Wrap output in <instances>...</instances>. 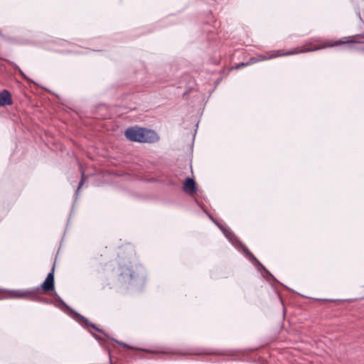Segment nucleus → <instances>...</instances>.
Returning a JSON list of instances; mask_svg holds the SVG:
<instances>
[{
  "instance_id": "2",
  "label": "nucleus",
  "mask_w": 364,
  "mask_h": 364,
  "mask_svg": "<svg viewBox=\"0 0 364 364\" xmlns=\"http://www.w3.org/2000/svg\"><path fill=\"white\" fill-rule=\"evenodd\" d=\"M39 288L28 290H4L0 291V299H28L36 301H43L38 296Z\"/></svg>"
},
{
  "instance_id": "3",
  "label": "nucleus",
  "mask_w": 364,
  "mask_h": 364,
  "mask_svg": "<svg viewBox=\"0 0 364 364\" xmlns=\"http://www.w3.org/2000/svg\"><path fill=\"white\" fill-rule=\"evenodd\" d=\"M120 270L119 277L124 283L130 284L139 277V274L133 269L130 262H124L123 265H121Z\"/></svg>"
},
{
  "instance_id": "10",
  "label": "nucleus",
  "mask_w": 364,
  "mask_h": 364,
  "mask_svg": "<svg viewBox=\"0 0 364 364\" xmlns=\"http://www.w3.org/2000/svg\"><path fill=\"white\" fill-rule=\"evenodd\" d=\"M244 252H245V255L250 257V259H251L252 261L258 262L257 259H256V257L252 254V252L247 247H245L244 249Z\"/></svg>"
},
{
  "instance_id": "6",
  "label": "nucleus",
  "mask_w": 364,
  "mask_h": 364,
  "mask_svg": "<svg viewBox=\"0 0 364 364\" xmlns=\"http://www.w3.org/2000/svg\"><path fill=\"white\" fill-rule=\"evenodd\" d=\"M141 128H139V127L128 128L125 131V136L129 140H130L132 141L141 142Z\"/></svg>"
},
{
  "instance_id": "13",
  "label": "nucleus",
  "mask_w": 364,
  "mask_h": 364,
  "mask_svg": "<svg viewBox=\"0 0 364 364\" xmlns=\"http://www.w3.org/2000/svg\"><path fill=\"white\" fill-rule=\"evenodd\" d=\"M248 65H246V63H240V64H237L236 66H235V68L236 69H239V68H241L242 67H245V66H247Z\"/></svg>"
},
{
  "instance_id": "7",
  "label": "nucleus",
  "mask_w": 364,
  "mask_h": 364,
  "mask_svg": "<svg viewBox=\"0 0 364 364\" xmlns=\"http://www.w3.org/2000/svg\"><path fill=\"white\" fill-rule=\"evenodd\" d=\"M54 270L55 267L53 266L51 272L47 275L46 280L41 286V289L45 291H50L54 289Z\"/></svg>"
},
{
  "instance_id": "8",
  "label": "nucleus",
  "mask_w": 364,
  "mask_h": 364,
  "mask_svg": "<svg viewBox=\"0 0 364 364\" xmlns=\"http://www.w3.org/2000/svg\"><path fill=\"white\" fill-rule=\"evenodd\" d=\"M13 103L11 94L9 90H3L0 92V107L10 106Z\"/></svg>"
},
{
  "instance_id": "14",
  "label": "nucleus",
  "mask_w": 364,
  "mask_h": 364,
  "mask_svg": "<svg viewBox=\"0 0 364 364\" xmlns=\"http://www.w3.org/2000/svg\"><path fill=\"white\" fill-rule=\"evenodd\" d=\"M83 183H84V178L82 177L81 181H80V184H79V186H78V189H80L81 188V186H82Z\"/></svg>"
},
{
  "instance_id": "4",
  "label": "nucleus",
  "mask_w": 364,
  "mask_h": 364,
  "mask_svg": "<svg viewBox=\"0 0 364 364\" xmlns=\"http://www.w3.org/2000/svg\"><path fill=\"white\" fill-rule=\"evenodd\" d=\"M141 143H155L159 140L157 133L153 130L141 128Z\"/></svg>"
},
{
  "instance_id": "1",
  "label": "nucleus",
  "mask_w": 364,
  "mask_h": 364,
  "mask_svg": "<svg viewBox=\"0 0 364 364\" xmlns=\"http://www.w3.org/2000/svg\"><path fill=\"white\" fill-rule=\"evenodd\" d=\"M354 41L350 39V37H344L338 41H324L318 38H311L307 41L303 48H296L288 52H283L282 50H271L264 54H259L255 57L250 58L246 65H252L258 62L273 59L277 57L296 55L303 53L313 52L329 47L338 46L343 44L352 43Z\"/></svg>"
},
{
  "instance_id": "12",
  "label": "nucleus",
  "mask_w": 364,
  "mask_h": 364,
  "mask_svg": "<svg viewBox=\"0 0 364 364\" xmlns=\"http://www.w3.org/2000/svg\"><path fill=\"white\" fill-rule=\"evenodd\" d=\"M117 343L119 346H122V347H124V348H128V349H135L134 348H133V347H132V346H129L128 344H126V343H124L119 342V341H117Z\"/></svg>"
},
{
  "instance_id": "9",
  "label": "nucleus",
  "mask_w": 364,
  "mask_h": 364,
  "mask_svg": "<svg viewBox=\"0 0 364 364\" xmlns=\"http://www.w3.org/2000/svg\"><path fill=\"white\" fill-rule=\"evenodd\" d=\"M183 191L190 194H193L196 191V183L193 179L188 178L183 183Z\"/></svg>"
},
{
  "instance_id": "5",
  "label": "nucleus",
  "mask_w": 364,
  "mask_h": 364,
  "mask_svg": "<svg viewBox=\"0 0 364 364\" xmlns=\"http://www.w3.org/2000/svg\"><path fill=\"white\" fill-rule=\"evenodd\" d=\"M74 319L77 321L80 325L82 326L87 328L90 332H92L90 329V328H92V329L98 331L102 332V330H100L99 328H97L95 324L90 322L87 318L84 317L83 316L80 315L78 313H75L74 315Z\"/></svg>"
},
{
  "instance_id": "11",
  "label": "nucleus",
  "mask_w": 364,
  "mask_h": 364,
  "mask_svg": "<svg viewBox=\"0 0 364 364\" xmlns=\"http://www.w3.org/2000/svg\"><path fill=\"white\" fill-rule=\"evenodd\" d=\"M173 354H181V355H200V354H209L210 353L207 352H192V353H179L174 352Z\"/></svg>"
}]
</instances>
